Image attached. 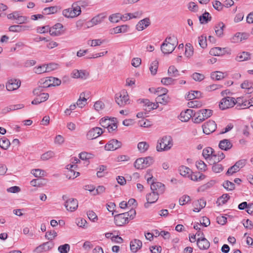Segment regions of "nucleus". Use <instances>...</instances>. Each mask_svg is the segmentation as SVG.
I'll list each match as a JSON object with an SVG mask.
<instances>
[{"label": "nucleus", "instance_id": "1", "mask_svg": "<svg viewBox=\"0 0 253 253\" xmlns=\"http://www.w3.org/2000/svg\"><path fill=\"white\" fill-rule=\"evenodd\" d=\"M178 44V41L175 36L167 37L161 44V49L165 54H169L174 50Z\"/></svg>", "mask_w": 253, "mask_h": 253}, {"label": "nucleus", "instance_id": "2", "mask_svg": "<svg viewBox=\"0 0 253 253\" xmlns=\"http://www.w3.org/2000/svg\"><path fill=\"white\" fill-rule=\"evenodd\" d=\"M212 111L210 109H202L194 114L193 121L194 123L199 124L210 117Z\"/></svg>", "mask_w": 253, "mask_h": 253}, {"label": "nucleus", "instance_id": "3", "mask_svg": "<svg viewBox=\"0 0 253 253\" xmlns=\"http://www.w3.org/2000/svg\"><path fill=\"white\" fill-rule=\"evenodd\" d=\"M172 146V139L170 136H164L158 141L157 150L159 152L167 151Z\"/></svg>", "mask_w": 253, "mask_h": 253}, {"label": "nucleus", "instance_id": "4", "mask_svg": "<svg viewBox=\"0 0 253 253\" xmlns=\"http://www.w3.org/2000/svg\"><path fill=\"white\" fill-rule=\"evenodd\" d=\"M40 84L42 87L46 88L51 86L59 85L61 81L58 78L48 77L41 79L39 81Z\"/></svg>", "mask_w": 253, "mask_h": 253}, {"label": "nucleus", "instance_id": "5", "mask_svg": "<svg viewBox=\"0 0 253 253\" xmlns=\"http://www.w3.org/2000/svg\"><path fill=\"white\" fill-rule=\"evenodd\" d=\"M62 13L67 18H74L81 13V8L74 2L73 3L72 7L64 9Z\"/></svg>", "mask_w": 253, "mask_h": 253}, {"label": "nucleus", "instance_id": "6", "mask_svg": "<svg viewBox=\"0 0 253 253\" xmlns=\"http://www.w3.org/2000/svg\"><path fill=\"white\" fill-rule=\"evenodd\" d=\"M115 101L120 107H123L130 103L128 95L125 90H123L116 94Z\"/></svg>", "mask_w": 253, "mask_h": 253}, {"label": "nucleus", "instance_id": "7", "mask_svg": "<svg viewBox=\"0 0 253 253\" xmlns=\"http://www.w3.org/2000/svg\"><path fill=\"white\" fill-rule=\"evenodd\" d=\"M62 199L65 201L64 206L69 211H74L78 207V202L77 199L68 198L66 195H63Z\"/></svg>", "mask_w": 253, "mask_h": 253}, {"label": "nucleus", "instance_id": "8", "mask_svg": "<svg viewBox=\"0 0 253 253\" xmlns=\"http://www.w3.org/2000/svg\"><path fill=\"white\" fill-rule=\"evenodd\" d=\"M235 104V98L228 96L225 97L221 100L219 106L221 109L225 110L233 107Z\"/></svg>", "mask_w": 253, "mask_h": 253}, {"label": "nucleus", "instance_id": "9", "mask_svg": "<svg viewBox=\"0 0 253 253\" xmlns=\"http://www.w3.org/2000/svg\"><path fill=\"white\" fill-rule=\"evenodd\" d=\"M151 190L158 196L163 194L165 191V186L159 182L152 181L151 184Z\"/></svg>", "mask_w": 253, "mask_h": 253}, {"label": "nucleus", "instance_id": "10", "mask_svg": "<svg viewBox=\"0 0 253 253\" xmlns=\"http://www.w3.org/2000/svg\"><path fill=\"white\" fill-rule=\"evenodd\" d=\"M21 85V82L19 80L15 79H9L6 83L5 87L9 91H14L17 89Z\"/></svg>", "mask_w": 253, "mask_h": 253}, {"label": "nucleus", "instance_id": "11", "mask_svg": "<svg viewBox=\"0 0 253 253\" xmlns=\"http://www.w3.org/2000/svg\"><path fill=\"white\" fill-rule=\"evenodd\" d=\"M202 127L204 133L209 134L215 130L216 125L214 121L210 120L205 123Z\"/></svg>", "mask_w": 253, "mask_h": 253}, {"label": "nucleus", "instance_id": "12", "mask_svg": "<svg viewBox=\"0 0 253 253\" xmlns=\"http://www.w3.org/2000/svg\"><path fill=\"white\" fill-rule=\"evenodd\" d=\"M103 133L102 128L95 127L90 129L86 133V137L87 139L92 140L97 138Z\"/></svg>", "mask_w": 253, "mask_h": 253}, {"label": "nucleus", "instance_id": "13", "mask_svg": "<svg viewBox=\"0 0 253 253\" xmlns=\"http://www.w3.org/2000/svg\"><path fill=\"white\" fill-rule=\"evenodd\" d=\"M63 26L61 23H57L53 27L49 28V34L52 36H59L63 34Z\"/></svg>", "mask_w": 253, "mask_h": 253}, {"label": "nucleus", "instance_id": "14", "mask_svg": "<svg viewBox=\"0 0 253 253\" xmlns=\"http://www.w3.org/2000/svg\"><path fill=\"white\" fill-rule=\"evenodd\" d=\"M115 223L117 226H122L128 222V217L124 213L116 215L114 217Z\"/></svg>", "mask_w": 253, "mask_h": 253}, {"label": "nucleus", "instance_id": "15", "mask_svg": "<svg viewBox=\"0 0 253 253\" xmlns=\"http://www.w3.org/2000/svg\"><path fill=\"white\" fill-rule=\"evenodd\" d=\"M121 146V142L117 139H112L105 145V149L107 151H114L120 148Z\"/></svg>", "mask_w": 253, "mask_h": 253}, {"label": "nucleus", "instance_id": "16", "mask_svg": "<svg viewBox=\"0 0 253 253\" xmlns=\"http://www.w3.org/2000/svg\"><path fill=\"white\" fill-rule=\"evenodd\" d=\"M54 243L52 242H47L37 247L34 252L37 253L45 252L52 249L54 247Z\"/></svg>", "mask_w": 253, "mask_h": 253}, {"label": "nucleus", "instance_id": "17", "mask_svg": "<svg viewBox=\"0 0 253 253\" xmlns=\"http://www.w3.org/2000/svg\"><path fill=\"white\" fill-rule=\"evenodd\" d=\"M89 74L84 70H79L77 69L74 70L71 73V77L73 78H81L85 80L88 76Z\"/></svg>", "mask_w": 253, "mask_h": 253}, {"label": "nucleus", "instance_id": "18", "mask_svg": "<svg viewBox=\"0 0 253 253\" xmlns=\"http://www.w3.org/2000/svg\"><path fill=\"white\" fill-rule=\"evenodd\" d=\"M197 244L201 250H207L210 247V243L205 237L198 238L197 240Z\"/></svg>", "mask_w": 253, "mask_h": 253}, {"label": "nucleus", "instance_id": "19", "mask_svg": "<svg viewBox=\"0 0 253 253\" xmlns=\"http://www.w3.org/2000/svg\"><path fill=\"white\" fill-rule=\"evenodd\" d=\"M192 116H194L193 110L187 109L185 111L180 113L179 120L182 122H186L190 119Z\"/></svg>", "mask_w": 253, "mask_h": 253}, {"label": "nucleus", "instance_id": "20", "mask_svg": "<svg viewBox=\"0 0 253 253\" xmlns=\"http://www.w3.org/2000/svg\"><path fill=\"white\" fill-rule=\"evenodd\" d=\"M150 25V20L149 18H146L140 21L136 25V29L141 31L148 27Z\"/></svg>", "mask_w": 253, "mask_h": 253}, {"label": "nucleus", "instance_id": "21", "mask_svg": "<svg viewBox=\"0 0 253 253\" xmlns=\"http://www.w3.org/2000/svg\"><path fill=\"white\" fill-rule=\"evenodd\" d=\"M159 199V196L155 194V192H152L147 194L146 200L147 202L145 204L144 206L145 208H148L150 204L155 203Z\"/></svg>", "mask_w": 253, "mask_h": 253}, {"label": "nucleus", "instance_id": "22", "mask_svg": "<svg viewBox=\"0 0 253 253\" xmlns=\"http://www.w3.org/2000/svg\"><path fill=\"white\" fill-rule=\"evenodd\" d=\"M218 146L222 150L228 151L232 147L233 145L229 140L224 139L220 141Z\"/></svg>", "mask_w": 253, "mask_h": 253}, {"label": "nucleus", "instance_id": "23", "mask_svg": "<svg viewBox=\"0 0 253 253\" xmlns=\"http://www.w3.org/2000/svg\"><path fill=\"white\" fill-rule=\"evenodd\" d=\"M142 242L137 239H134L131 241L130 243V250L133 253H136L142 247Z\"/></svg>", "mask_w": 253, "mask_h": 253}, {"label": "nucleus", "instance_id": "24", "mask_svg": "<svg viewBox=\"0 0 253 253\" xmlns=\"http://www.w3.org/2000/svg\"><path fill=\"white\" fill-rule=\"evenodd\" d=\"M226 53L225 48L215 47L212 48L210 51V54L213 56H221Z\"/></svg>", "mask_w": 253, "mask_h": 253}, {"label": "nucleus", "instance_id": "25", "mask_svg": "<svg viewBox=\"0 0 253 253\" xmlns=\"http://www.w3.org/2000/svg\"><path fill=\"white\" fill-rule=\"evenodd\" d=\"M141 103L144 104V106L146 107L144 109L148 111L151 110L156 109L158 107V103H153L151 102L148 99H143L141 100Z\"/></svg>", "mask_w": 253, "mask_h": 253}, {"label": "nucleus", "instance_id": "26", "mask_svg": "<svg viewBox=\"0 0 253 253\" xmlns=\"http://www.w3.org/2000/svg\"><path fill=\"white\" fill-rule=\"evenodd\" d=\"M248 38V35L245 33H238L236 34L231 39L232 42H239Z\"/></svg>", "mask_w": 253, "mask_h": 253}, {"label": "nucleus", "instance_id": "27", "mask_svg": "<svg viewBox=\"0 0 253 253\" xmlns=\"http://www.w3.org/2000/svg\"><path fill=\"white\" fill-rule=\"evenodd\" d=\"M206 205V202L203 199H200L194 202V208L193 211L195 212H199L201 209L204 208Z\"/></svg>", "mask_w": 253, "mask_h": 253}, {"label": "nucleus", "instance_id": "28", "mask_svg": "<svg viewBox=\"0 0 253 253\" xmlns=\"http://www.w3.org/2000/svg\"><path fill=\"white\" fill-rule=\"evenodd\" d=\"M129 29V26L127 25H123L120 26H117L112 29V33L113 32L114 34L125 33L127 32Z\"/></svg>", "mask_w": 253, "mask_h": 253}, {"label": "nucleus", "instance_id": "29", "mask_svg": "<svg viewBox=\"0 0 253 253\" xmlns=\"http://www.w3.org/2000/svg\"><path fill=\"white\" fill-rule=\"evenodd\" d=\"M188 178L193 181H198L204 179L205 178V175L199 172H193L191 171V173H190L189 177Z\"/></svg>", "mask_w": 253, "mask_h": 253}, {"label": "nucleus", "instance_id": "30", "mask_svg": "<svg viewBox=\"0 0 253 253\" xmlns=\"http://www.w3.org/2000/svg\"><path fill=\"white\" fill-rule=\"evenodd\" d=\"M224 28L225 25L222 22H219L215 26V32L217 36L218 37H222L223 36Z\"/></svg>", "mask_w": 253, "mask_h": 253}, {"label": "nucleus", "instance_id": "31", "mask_svg": "<svg viewBox=\"0 0 253 253\" xmlns=\"http://www.w3.org/2000/svg\"><path fill=\"white\" fill-rule=\"evenodd\" d=\"M178 170L180 175L187 178L189 177V174L191 173V170L184 166H180Z\"/></svg>", "mask_w": 253, "mask_h": 253}, {"label": "nucleus", "instance_id": "32", "mask_svg": "<svg viewBox=\"0 0 253 253\" xmlns=\"http://www.w3.org/2000/svg\"><path fill=\"white\" fill-rule=\"evenodd\" d=\"M250 55L251 54L250 53L243 51L238 54L236 57V60L239 62L247 60L250 58Z\"/></svg>", "mask_w": 253, "mask_h": 253}, {"label": "nucleus", "instance_id": "33", "mask_svg": "<svg viewBox=\"0 0 253 253\" xmlns=\"http://www.w3.org/2000/svg\"><path fill=\"white\" fill-rule=\"evenodd\" d=\"M158 66L159 62L157 60H155L151 63L149 70L152 75H155L157 74Z\"/></svg>", "mask_w": 253, "mask_h": 253}, {"label": "nucleus", "instance_id": "34", "mask_svg": "<svg viewBox=\"0 0 253 253\" xmlns=\"http://www.w3.org/2000/svg\"><path fill=\"white\" fill-rule=\"evenodd\" d=\"M215 151L211 147H207L203 150L202 155L206 159H209Z\"/></svg>", "mask_w": 253, "mask_h": 253}, {"label": "nucleus", "instance_id": "35", "mask_svg": "<svg viewBox=\"0 0 253 253\" xmlns=\"http://www.w3.org/2000/svg\"><path fill=\"white\" fill-rule=\"evenodd\" d=\"M176 80L171 77H165L161 79V83L165 85H173L175 84Z\"/></svg>", "mask_w": 253, "mask_h": 253}, {"label": "nucleus", "instance_id": "36", "mask_svg": "<svg viewBox=\"0 0 253 253\" xmlns=\"http://www.w3.org/2000/svg\"><path fill=\"white\" fill-rule=\"evenodd\" d=\"M241 87L242 88L246 89V93H251L253 91V87H252V84L249 83L248 81H244L241 84Z\"/></svg>", "mask_w": 253, "mask_h": 253}, {"label": "nucleus", "instance_id": "37", "mask_svg": "<svg viewBox=\"0 0 253 253\" xmlns=\"http://www.w3.org/2000/svg\"><path fill=\"white\" fill-rule=\"evenodd\" d=\"M169 76L171 77H176L179 76V71L174 66H170L169 67L168 71Z\"/></svg>", "mask_w": 253, "mask_h": 253}, {"label": "nucleus", "instance_id": "38", "mask_svg": "<svg viewBox=\"0 0 253 253\" xmlns=\"http://www.w3.org/2000/svg\"><path fill=\"white\" fill-rule=\"evenodd\" d=\"M211 17L208 12H205L199 17V20L201 24L207 23L211 20Z\"/></svg>", "mask_w": 253, "mask_h": 253}, {"label": "nucleus", "instance_id": "39", "mask_svg": "<svg viewBox=\"0 0 253 253\" xmlns=\"http://www.w3.org/2000/svg\"><path fill=\"white\" fill-rule=\"evenodd\" d=\"M149 147L148 143L145 141L139 142L137 145L138 149L141 153L145 152L148 149Z\"/></svg>", "mask_w": 253, "mask_h": 253}, {"label": "nucleus", "instance_id": "40", "mask_svg": "<svg viewBox=\"0 0 253 253\" xmlns=\"http://www.w3.org/2000/svg\"><path fill=\"white\" fill-rule=\"evenodd\" d=\"M34 73L37 74H41L42 73L47 72V70L45 67V64L36 66L33 68Z\"/></svg>", "mask_w": 253, "mask_h": 253}, {"label": "nucleus", "instance_id": "41", "mask_svg": "<svg viewBox=\"0 0 253 253\" xmlns=\"http://www.w3.org/2000/svg\"><path fill=\"white\" fill-rule=\"evenodd\" d=\"M169 97L167 94L162 95V96H158L156 98L157 103H160L161 104L166 105L169 102Z\"/></svg>", "mask_w": 253, "mask_h": 253}, {"label": "nucleus", "instance_id": "42", "mask_svg": "<svg viewBox=\"0 0 253 253\" xmlns=\"http://www.w3.org/2000/svg\"><path fill=\"white\" fill-rule=\"evenodd\" d=\"M114 120H116L115 118H113L112 120L108 118H102L100 121V124L103 127L107 128L111 124Z\"/></svg>", "mask_w": 253, "mask_h": 253}, {"label": "nucleus", "instance_id": "43", "mask_svg": "<svg viewBox=\"0 0 253 253\" xmlns=\"http://www.w3.org/2000/svg\"><path fill=\"white\" fill-rule=\"evenodd\" d=\"M10 143L9 140L5 137L0 139V146L1 148L6 150L9 147Z\"/></svg>", "mask_w": 253, "mask_h": 253}, {"label": "nucleus", "instance_id": "44", "mask_svg": "<svg viewBox=\"0 0 253 253\" xmlns=\"http://www.w3.org/2000/svg\"><path fill=\"white\" fill-rule=\"evenodd\" d=\"M144 160L143 158L137 159L134 162V167L137 169H144Z\"/></svg>", "mask_w": 253, "mask_h": 253}, {"label": "nucleus", "instance_id": "45", "mask_svg": "<svg viewBox=\"0 0 253 253\" xmlns=\"http://www.w3.org/2000/svg\"><path fill=\"white\" fill-rule=\"evenodd\" d=\"M21 14L20 13L19 11H15L12 13H10L7 15V18L9 20H12L18 21V19L20 17Z\"/></svg>", "mask_w": 253, "mask_h": 253}, {"label": "nucleus", "instance_id": "46", "mask_svg": "<svg viewBox=\"0 0 253 253\" xmlns=\"http://www.w3.org/2000/svg\"><path fill=\"white\" fill-rule=\"evenodd\" d=\"M31 173L36 177H42L45 175V171L39 169H32Z\"/></svg>", "mask_w": 253, "mask_h": 253}, {"label": "nucleus", "instance_id": "47", "mask_svg": "<svg viewBox=\"0 0 253 253\" xmlns=\"http://www.w3.org/2000/svg\"><path fill=\"white\" fill-rule=\"evenodd\" d=\"M193 54V48L190 43L186 44L185 47V55L187 57H190Z\"/></svg>", "mask_w": 253, "mask_h": 253}, {"label": "nucleus", "instance_id": "48", "mask_svg": "<svg viewBox=\"0 0 253 253\" xmlns=\"http://www.w3.org/2000/svg\"><path fill=\"white\" fill-rule=\"evenodd\" d=\"M55 155L53 151H48L41 155V159L43 161H46L53 158Z\"/></svg>", "mask_w": 253, "mask_h": 253}, {"label": "nucleus", "instance_id": "49", "mask_svg": "<svg viewBox=\"0 0 253 253\" xmlns=\"http://www.w3.org/2000/svg\"><path fill=\"white\" fill-rule=\"evenodd\" d=\"M224 74L222 72L216 71L211 74V78L213 80H220L224 78Z\"/></svg>", "mask_w": 253, "mask_h": 253}, {"label": "nucleus", "instance_id": "50", "mask_svg": "<svg viewBox=\"0 0 253 253\" xmlns=\"http://www.w3.org/2000/svg\"><path fill=\"white\" fill-rule=\"evenodd\" d=\"M189 108H200L202 106V103L198 100H193L189 101L187 104Z\"/></svg>", "mask_w": 253, "mask_h": 253}, {"label": "nucleus", "instance_id": "51", "mask_svg": "<svg viewBox=\"0 0 253 253\" xmlns=\"http://www.w3.org/2000/svg\"><path fill=\"white\" fill-rule=\"evenodd\" d=\"M94 109L98 112L102 111L105 108L104 103L100 100H98L94 103Z\"/></svg>", "mask_w": 253, "mask_h": 253}, {"label": "nucleus", "instance_id": "52", "mask_svg": "<svg viewBox=\"0 0 253 253\" xmlns=\"http://www.w3.org/2000/svg\"><path fill=\"white\" fill-rule=\"evenodd\" d=\"M199 44L200 46L204 48L207 46V40L206 36L202 35L198 38Z\"/></svg>", "mask_w": 253, "mask_h": 253}, {"label": "nucleus", "instance_id": "53", "mask_svg": "<svg viewBox=\"0 0 253 253\" xmlns=\"http://www.w3.org/2000/svg\"><path fill=\"white\" fill-rule=\"evenodd\" d=\"M223 186L225 189L228 191H232L235 188L234 183L228 180L225 181L223 183Z\"/></svg>", "mask_w": 253, "mask_h": 253}, {"label": "nucleus", "instance_id": "54", "mask_svg": "<svg viewBox=\"0 0 253 253\" xmlns=\"http://www.w3.org/2000/svg\"><path fill=\"white\" fill-rule=\"evenodd\" d=\"M83 94H81L79 99L78 100L76 104L80 108L84 107L86 104L87 99L84 96L82 97Z\"/></svg>", "mask_w": 253, "mask_h": 253}, {"label": "nucleus", "instance_id": "55", "mask_svg": "<svg viewBox=\"0 0 253 253\" xmlns=\"http://www.w3.org/2000/svg\"><path fill=\"white\" fill-rule=\"evenodd\" d=\"M104 18V16H103L102 15H98L93 17L91 19L90 22L93 25H97V24L100 23L101 22H102Z\"/></svg>", "mask_w": 253, "mask_h": 253}, {"label": "nucleus", "instance_id": "56", "mask_svg": "<svg viewBox=\"0 0 253 253\" xmlns=\"http://www.w3.org/2000/svg\"><path fill=\"white\" fill-rule=\"evenodd\" d=\"M230 196L228 194H223L222 196L218 199L217 203H218L219 205H223L227 202Z\"/></svg>", "mask_w": 253, "mask_h": 253}, {"label": "nucleus", "instance_id": "57", "mask_svg": "<svg viewBox=\"0 0 253 253\" xmlns=\"http://www.w3.org/2000/svg\"><path fill=\"white\" fill-rule=\"evenodd\" d=\"M70 247L68 244H65L58 247V250L60 253H68L70 251Z\"/></svg>", "mask_w": 253, "mask_h": 253}, {"label": "nucleus", "instance_id": "58", "mask_svg": "<svg viewBox=\"0 0 253 253\" xmlns=\"http://www.w3.org/2000/svg\"><path fill=\"white\" fill-rule=\"evenodd\" d=\"M192 79L196 82H201L205 79V76L199 73H194L191 76Z\"/></svg>", "mask_w": 253, "mask_h": 253}, {"label": "nucleus", "instance_id": "59", "mask_svg": "<svg viewBox=\"0 0 253 253\" xmlns=\"http://www.w3.org/2000/svg\"><path fill=\"white\" fill-rule=\"evenodd\" d=\"M109 20L112 23H117L121 19V15L119 13L114 14L109 16Z\"/></svg>", "mask_w": 253, "mask_h": 253}, {"label": "nucleus", "instance_id": "60", "mask_svg": "<svg viewBox=\"0 0 253 253\" xmlns=\"http://www.w3.org/2000/svg\"><path fill=\"white\" fill-rule=\"evenodd\" d=\"M57 10V7L51 6L49 7H46L43 9V13L45 14H53L56 12Z\"/></svg>", "mask_w": 253, "mask_h": 253}, {"label": "nucleus", "instance_id": "61", "mask_svg": "<svg viewBox=\"0 0 253 253\" xmlns=\"http://www.w3.org/2000/svg\"><path fill=\"white\" fill-rule=\"evenodd\" d=\"M45 236L47 240H52L57 236V233L54 230L47 231Z\"/></svg>", "mask_w": 253, "mask_h": 253}, {"label": "nucleus", "instance_id": "62", "mask_svg": "<svg viewBox=\"0 0 253 253\" xmlns=\"http://www.w3.org/2000/svg\"><path fill=\"white\" fill-rule=\"evenodd\" d=\"M29 21V19L28 17L21 15L18 21H16L15 23L19 25L22 24H26Z\"/></svg>", "mask_w": 253, "mask_h": 253}, {"label": "nucleus", "instance_id": "63", "mask_svg": "<svg viewBox=\"0 0 253 253\" xmlns=\"http://www.w3.org/2000/svg\"><path fill=\"white\" fill-rule=\"evenodd\" d=\"M212 171L215 173H219L223 169V166L219 164H214L212 167Z\"/></svg>", "mask_w": 253, "mask_h": 253}, {"label": "nucleus", "instance_id": "64", "mask_svg": "<svg viewBox=\"0 0 253 253\" xmlns=\"http://www.w3.org/2000/svg\"><path fill=\"white\" fill-rule=\"evenodd\" d=\"M88 218L93 222H96L97 220V216L92 211H89L87 212Z\"/></svg>", "mask_w": 253, "mask_h": 253}]
</instances>
